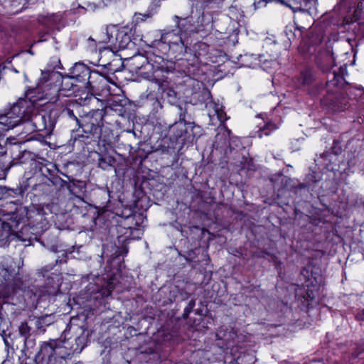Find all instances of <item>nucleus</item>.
Here are the masks:
<instances>
[{
  "label": "nucleus",
  "mask_w": 364,
  "mask_h": 364,
  "mask_svg": "<svg viewBox=\"0 0 364 364\" xmlns=\"http://www.w3.org/2000/svg\"><path fill=\"white\" fill-rule=\"evenodd\" d=\"M21 122L31 126V132L48 129L45 116L36 113L33 103L27 99H20L6 113L0 114V123L5 130L13 129Z\"/></svg>",
  "instance_id": "f257e3e1"
},
{
  "label": "nucleus",
  "mask_w": 364,
  "mask_h": 364,
  "mask_svg": "<svg viewBox=\"0 0 364 364\" xmlns=\"http://www.w3.org/2000/svg\"><path fill=\"white\" fill-rule=\"evenodd\" d=\"M37 90L42 92L41 98L55 102L60 96L70 97L77 92V85L70 75H62L56 71L43 70Z\"/></svg>",
  "instance_id": "f03ea898"
},
{
  "label": "nucleus",
  "mask_w": 364,
  "mask_h": 364,
  "mask_svg": "<svg viewBox=\"0 0 364 364\" xmlns=\"http://www.w3.org/2000/svg\"><path fill=\"white\" fill-rule=\"evenodd\" d=\"M44 209L38 205H31L29 207L19 205L14 211L8 214L10 220L16 223V227L20 223H26L34 230L44 232L47 229L48 222L45 216Z\"/></svg>",
  "instance_id": "7ed1b4c3"
},
{
  "label": "nucleus",
  "mask_w": 364,
  "mask_h": 364,
  "mask_svg": "<svg viewBox=\"0 0 364 364\" xmlns=\"http://www.w3.org/2000/svg\"><path fill=\"white\" fill-rule=\"evenodd\" d=\"M344 84V78L335 71L330 73L326 84L327 95L323 103L332 106L335 111L341 112L346 109L348 98L341 92Z\"/></svg>",
  "instance_id": "20e7f679"
},
{
  "label": "nucleus",
  "mask_w": 364,
  "mask_h": 364,
  "mask_svg": "<svg viewBox=\"0 0 364 364\" xmlns=\"http://www.w3.org/2000/svg\"><path fill=\"white\" fill-rule=\"evenodd\" d=\"M63 343V341L58 339L44 342L35 358L37 364H67L63 357L55 356V350L61 348Z\"/></svg>",
  "instance_id": "39448f33"
},
{
  "label": "nucleus",
  "mask_w": 364,
  "mask_h": 364,
  "mask_svg": "<svg viewBox=\"0 0 364 364\" xmlns=\"http://www.w3.org/2000/svg\"><path fill=\"white\" fill-rule=\"evenodd\" d=\"M26 163L29 164L33 173L39 172L45 176L46 171L48 173L50 171L49 168H47L48 161L46 159L40 157L34 153L26 150L21 152V156L14 164Z\"/></svg>",
  "instance_id": "423d86ee"
},
{
  "label": "nucleus",
  "mask_w": 364,
  "mask_h": 364,
  "mask_svg": "<svg viewBox=\"0 0 364 364\" xmlns=\"http://www.w3.org/2000/svg\"><path fill=\"white\" fill-rule=\"evenodd\" d=\"M161 41L168 45L175 58L183 56L186 53L187 46L182 40L181 34L168 31L161 35Z\"/></svg>",
  "instance_id": "0eeeda50"
},
{
  "label": "nucleus",
  "mask_w": 364,
  "mask_h": 364,
  "mask_svg": "<svg viewBox=\"0 0 364 364\" xmlns=\"http://www.w3.org/2000/svg\"><path fill=\"white\" fill-rule=\"evenodd\" d=\"M108 87L106 77L96 71H92L85 84V88L91 95L97 94L107 90Z\"/></svg>",
  "instance_id": "6e6552de"
},
{
  "label": "nucleus",
  "mask_w": 364,
  "mask_h": 364,
  "mask_svg": "<svg viewBox=\"0 0 364 364\" xmlns=\"http://www.w3.org/2000/svg\"><path fill=\"white\" fill-rule=\"evenodd\" d=\"M130 43V36L124 30H114L107 37V43L116 50L125 49Z\"/></svg>",
  "instance_id": "1a4fd4ad"
},
{
  "label": "nucleus",
  "mask_w": 364,
  "mask_h": 364,
  "mask_svg": "<svg viewBox=\"0 0 364 364\" xmlns=\"http://www.w3.org/2000/svg\"><path fill=\"white\" fill-rule=\"evenodd\" d=\"M9 220L10 222H6L0 219V246H5L15 239L14 231L17 227L16 223H13L10 219Z\"/></svg>",
  "instance_id": "9d476101"
},
{
  "label": "nucleus",
  "mask_w": 364,
  "mask_h": 364,
  "mask_svg": "<svg viewBox=\"0 0 364 364\" xmlns=\"http://www.w3.org/2000/svg\"><path fill=\"white\" fill-rule=\"evenodd\" d=\"M90 68L84 63H76L70 70V76L77 82L85 84L89 77H90Z\"/></svg>",
  "instance_id": "9b49d317"
},
{
  "label": "nucleus",
  "mask_w": 364,
  "mask_h": 364,
  "mask_svg": "<svg viewBox=\"0 0 364 364\" xmlns=\"http://www.w3.org/2000/svg\"><path fill=\"white\" fill-rule=\"evenodd\" d=\"M31 325V321L28 320L21 322L18 326V333L23 338L24 348L26 350L32 348L36 344L35 339L31 338V335L34 334L33 333V330Z\"/></svg>",
  "instance_id": "f8f14e48"
},
{
  "label": "nucleus",
  "mask_w": 364,
  "mask_h": 364,
  "mask_svg": "<svg viewBox=\"0 0 364 364\" xmlns=\"http://www.w3.org/2000/svg\"><path fill=\"white\" fill-rule=\"evenodd\" d=\"M186 124L189 125L193 130L195 129H200V127L195 125L194 122H186L185 120V115L181 114L179 122L175 123L170 129L171 136L175 140H178L181 138L186 132Z\"/></svg>",
  "instance_id": "ddd939ff"
},
{
  "label": "nucleus",
  "mask_w": 364,
  "mask_h": 364,
  "mask_svg": "<svg viewBox=\"0 0 364 364\" xmlns=\"http://www.w3.org/2000/svg\"><path fill=\"white\" fill-rule=\"evenodd\" d=\"M17 228L18 227L14 228V231L15 238L23 242H28L29 243L32 240L36 239L38 235L42 233L40 231L34 230L26 223H23V225L20 230H16Z\"/></svg>",
  "instance_id": "4468645a"
},
{
  "label": "nucleus",
  "mask_w": 364,
  "mask_h": 364,
  "mask_svg": "<svg viewBox=\"0 0 364 364\" xmlns=\"http://www.w3.org/2000/svg\"><path fill=\"white\" fill-rule=\"evenodd\" d=\"M40 22L51 29L60 30L65 26L64 21L60 14H53L46 16H43L40 19Z\"/></svg>",
  "instance_id": "2eb2a0df"
},
{
  "label": "nucleus",
  "mask_w": 364,
  "mask_h": 364,
  "mask_svg": "<svg viewBox=\"0 0 364 364\" xmlns=\"http://www.w3.org/2000/svg\"><path fill=\"white\" fill-rule=\"evenodd\" d=\"M79 126L82 128L85 133L95 134L99 129L98 124L92 122V119L88 117L85 118L82 120V122H79Z\"/></svg>",
  "instance_id": "dca6fc26"
},
{
  "label": "nucleus",
  "mask_w": 364,
  "mask_h": 364,
  "mask_svg": "<svg viewBox=\"0 0 364 364\" xmlns=\"http://www.w3.org/2000/svg\"><path fill=\"white\" fill-rule=\"evenodd\" d=\"M29 321H31V324H33L36 327V329L33 331V333L35 335L44 333L46 332V326L43 325V318L29 316Z\"/></svg>",
  "instance_id": "f3484780"
},
{
  "label": "nucleus",
  "mask_w": 364,
  "mask_h": 364,
  "mask_svg": "<svg viewBox=\"0 0 364 364\" xmlns=\"http://www.w3.org/2000/svg\"><path fill=\"white\" fill-rule=\"evenodd\" d=\"M161 74V70H155L151 75H148L145 77L150 81L154 82L159 87H162L164 83L166 81V77L164 75Z\"/></svg>",
  "instance_id": "a211bd4d"
},
{
  "label": "nucleus",
  "mask_w": 364,
  "mask_h": 364,
  "mask_svg": "<svg viewBox=\"0 0 364 364\" xmlns=\"http://www.w3.org/2000/svg\"><path fill=\"white\" fill-rule=\"evenodd\" d=\"M301 81L303 85H310L314 79V75L311 68H306L301 72Z\"/></svg>",
  "instance_id": "6ab92c4d"
},
{
  "label": "nucleus",
  "mask_w": 364,
  "mask_h": 364,
  "mask_svg": "<svg viewBox=\"0 0 364 364\" xmlns=\"http://www.w3.org/2000/svg\"><path fill=\"white\" fill-rule=\"evenodd\" d=\"M114 161V159L112 156L101 157L99 159L98 165L101 168L106 170L112 166Z\"/></svg>",
  "instance_id": "aec40b11"
},
{
  "label": "nucleus",
  "mask_w": 364,
  "mask_h": 364,
  "mask_svg": "<svg viewBox=\"0 0 364 364\" xmlns=\"http://www.w3.org/2000/svg\"><path fill=\"white\" fill-rule=\"evenodd\" d=\"M277 129V126L275 124L272 122H268L262 129L259 130L258 136L261 138L263 136V135L268 136L271 132L276 130Z\"/></svg>",
  "instance_id": "412c9836"
},
{
  "label": "nucleus",
  "mask_w": 364,
  "mask_h": 364,
  "mask_svg": "<svg viewBox=\"0 0 364 364\" xmlns=\"http://www.w3.org/2000/svg\"><path fill=\"white\" fill-rule=\"evenodd\" d=\"M317 3V0H302V3H299L298 6L301 11H309L314 8Z\"/></svg>",
  "instance_id": "4be33fe9"
},
{
  "label": "nucleus",
  "mask_w": 364,
  "mask_h": 364,
  "mask_svg": "<svg viewBox=\"0 0 364 364\" xmlns=\"http://www.w3.org/2000/svg\"><path fill=\"white\" fill-rule=\"evenodd\" d=\"M174 18L176 21V26L180 33L183 32L186 24L191 23L189 18H181L178 16H175Z\"/></svg>",
  "instance_id": "5701e85b"
},
{
  "label": "nucleus",
  "mask_w": 364,
  "mask_h": 364,
  "mask_svg": "<svg viewBox=\"0 0 364 364\" xmlns=\"http://www.w3.org/2000/svg\"><path fill=\"white\" fill-rule=\"evenodd\" d=\"M59 291L58 286H46L43 287L41 292L43 295L55 296Z\"/></svg>",
  "instance_id": "b1692460"
},
{
  "label": "nucleus",
  "mask_w": 364,
  "mask_h": 364,
  "mask_svg": "<svg viewBox=\"0 0 364 364\" xmlns=\"http://www.w3.org/2000/svg\"><path fill=\"white\" fill-rule=\"evenodd\" d=\"M290 4H289V7L291 8L292 10L294 11H296V10H299L300 11V9L299 8V3H302V0H290Z\"/></svg>",
  "instance_id": "393cba45"
},
{
  "label": "nucleus",
  "mask_w": 364,
  "mask_h": 364,
  "mask_svg": "<svg viewBox=\"0 0 364 364\" xmlns=\"http://www.w3.org/2000/svg\"><path fill=\"white\" fill-rule=\"evenodd\" d=\"M100 294L103 297H107L111 295L112 291L109 289L105 286L102 287L100 291Z\"/></svg>",
  "instance_id": "a878e982"
},
{
  "label": "nucleus",
  "mask_w": 364,
  "mask_h": 364,
  "mask_svg": "<svg viewBox=\"0 0 364 364\" xmlns=\"http://www.w3.org/2000/svg\"><path fill=\"white\" fill-rule=\"evenodd\" d=\"M64 112L67 114V115L68 117H70V118H73V119H75L77 122V124H79V122L80 121L74 114V112H73V111L72 109L67 108L66 109H65Z\"/></svg>",
  "instance_id": "bb28decb"
},
{
  "label": "nucleus",
  "mask_w": 364,
  "mask_h": 364,
  "mask_svg": "<svg viewBox=\"0 0 364 364\" xmlns=\"http://www.w3.org/2000/svg\"><path fill=\"white\" fill-rule=\"evenodd\" d=\"M355 318L358 321H364V309L356 314Z\"/></svg>",
  "instance_id": "cd10ccee"
},
{
  "label": "nucleus",
  "mask_w": 364,
  "mask_h": 364,
  "mask_svg": "<svg viewBox=\"0 0 364 364\" xmlns=\"http://www.w3.org/2000/svg\"><path fill=\"white\" fill-rule=\"evenodd\" d=\"M39 318L43 319V325L45 326H48L51 324V321L49 320L48 316H41Z\"/></svg>",
  "instance_id": "c85d7f7f"
},
{
  "label": "nucleus",
  "mask_w": 364,
  "mask_h": 364,
  "mask_svg": "<svg viewBox=\"0 0 364 364\" xmlns=\"http://www.w3.org/2000/svg\"><path fill=\"white\" fill-rule=\"evenodd\" d=\"M105 286L108 287L111 291H112L115 287L112 280H109Z\"/></svg>",
  "instance_id": "c756f323"
},
{
  "label": "nucleus",
  "mask_w": 364,
  "mask_h": 364,
  "mask_svg": "<svg viewBox=\"0 0 364 364\" xmlns=\"http://www.w3.org/2000/svg\"><path fill=\"white\" fill-rule=\"evenodd\" d=\"M68 189L69 190L70 193L72 195H73V196H74V197H76V198H78V199H80V200H82V198L81 197L76 196V195L73 193V189L72 186H71L70 184H69V185L68 186Z\"/></svg>",
  "instance_id": "7c9ffc66"
},
{
  "label": "nucleus",
  "mask_w": 364,
  "mask_h": 364,
  "mask_svg": "<svg viewBox=\"0 0 364 364\" xmlns=\"http://www.w3.org/2000/svg\"><path fill=\"white\" fill-rule=\"evenodd\" d=\"M218 119H220V121H221V122H224L227 119L225 114H224L223 112L221 114L218 113Z\"/></svg>",
  "instance_id": "2f4dec72"
},
{
  "label": "nucleus",
  "mask_w": 364,
  "mask_h": 364,
  "mask_svg": "<svg viewBox=\"0 0 364 364\" xmlns=\"http://www.w3.org/2000/svg\"><path fill=\"white\" fill-rule=\"evenodd\" d=\"M194 304H195L194 301H191L189 302V306H190L191 308H192L194 306Z\"/></svg>",
  "instance_id": "473e14b6"
},
{
  "label": "nucleus",
  "mask_w": 364,
  "mask_h": 364,
  "mask_svg": "<svg viewBox=\"0 0 364 364\" xmlns=\"http://www.w3.org/2000/svg\"><path fill=\"white\" fill-rule=\"evenodd\" d=\"M96 113H97V114H99V115H100V117H102V110H101V111L97 110V111H96Z\"/></svg>",
  "instance_id": "72a5a7b5"
},
{
  "label": "nucleus",
  "mask_w": 364,
  "mask_h": 364,
  "mask_svg": "<svg viewBox=\"0 0 364 364\" xmlns=\"http://www.w3.org/2000/svg\"><path fill=\"white\" fill-rule=\"evenodd\" d=\"M4 343L6 346H9V342L6 338H4Z\"/></svg>",
  "instance_id": "f704fd0d"
},
{
  "label": "nucleus",
  "mask_w": 364,
  "mask_h": 364,
  "mask_svg": "<svg viewBox=\"0 0 364 364\" xmlns=\"http://www.w3.org/2000/svg\"><path fill=\"white\" fill-rule=\"evenodd\" d=\"M196 136V134L193 133V137Z\"/></svg>",
  "instance_id": "c9c22d12"
}]
</instances>
